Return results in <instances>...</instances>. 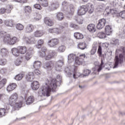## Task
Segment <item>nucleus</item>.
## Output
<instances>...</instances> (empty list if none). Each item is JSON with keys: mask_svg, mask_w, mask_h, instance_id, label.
<instances>
[{"mask_svg": "<svg viewBox=\"0 0 125 125\" xmlns=\"http://www.w3.org/2000/svg\"><path fill=\"white\" fill-rule=\"evenodd\" d=\"M44 7H46L48 6V1L47 0H37Z\"/></svg>", "mask_w": 125, "mask_h": 125, "instance_id": "obj_29", "label": "nucleus"}, {"mask_svg": "<svg viewBox=\"0 0 125 125\" xmlns=\"http://www.w3.org/2000/svg\"><path fill=\"white\" fill-rule=\"evenodd\" d=\"M24 74L20 73L16 75L14 77V79L16 80V81H21V80L24 78Z\"/></svg>", "mask_w": 125, "mask_h": 125, "instance_id": "obj_34", "label": "nucleus"}, {"mask_svg": "<svg viewBox=\"0 0 125 125\" xmlns=\"http://www.w3.org/2000/svg\"><path fill=\"white\" fill-rule=\"evenodd\" d=\"M87 11L90 14H91L93 12V10H94V8L93 7V5L91 4H88L86 6Z\"/></svg>", "mask_w": 125, "mask_h": 125, "instance_id": "obj_27", "label": "nucleus"}, {"mask_svg": "<svg viewBox=\"0 0 125 125\" xmlns=\"http://www.w3.org/2000/svg\"><path fill=\"white\" fill-rule=\"evenodd\" d=\"M66 49V47L64 45H62L60 46L58 48L59 52H64Z\"/></svg>", "mask_w": 125, "mask_h": 125, "instance_id": "obj_49", "label": "nucleus"}, {"mask_svg": "<svg viewBox=\"0 0 125 125\" xmlns=\"http://www.w3.org/2000/svg\"><path fill=\"white\" fill-rule=\"evenodd\" d=\"M12 8H13L12 5H7L6 7V9H5L6 13H10V12H11V10H12Z\"/></svg>", "mask_w": 125, "mask_h": 125, "instance_id": "obj_40", "label": "nucleus"}, {"mask_svg": "<svg viewBox=\"0 0 125 125\" xmlns=\"http://www.w3.org/2000/svg\"><path fill=\"white\" fill-rule=\"evenodd\" d=\"M35 72L36 75H40V74L42 73V72H41V71H40V70H39L38 68L35 70Z\"/></svg>", "mask_w": 125, "mask_h": 125, "instance_id": "obj_62", "label": "nucleus"}, {"mask_svg": "<svg viewBox=\"0 0 125 125\" xmlns=\"http://www.w3.org/2000/svg\"><path fill=\"white\" fill-rule=\"evenodd\" d=\"M44 23H45L46 25H47V26H50V27L53 26V24H54L53 21H52L49 18H45L44 19Z\"/></svg>", "mask_w": 125, "mask_h": 125, "instance_id": "obj_20", "label": "nucleus"}, {"mask_svg": "<svg viewBox=\"0 0 125 125\" xmlns=\"http://www.w3.org/2000/svg\"><path fill=\"white\" fill-rule=\"evenodd\" d=\"M31 56L32 54L30 52H28L26 54L25 56V59L28 61V60H30V59H31Z\"/></svg>", "mask_w": 125, "mask_h": 125, "instance_id": "obj_51", "label": "nucleus"}, {"mask_svg": "<svg viewBox=\"0 0 125 125\" xmlns=\"http://www.w3.org/2000/svg\"><path fill=\"white\" fill-rule=\"evenodd\" d=\"M34 8H36V9H38L39 10H42V6H41V4L37 3L34 5Z\"/></svg>", "mask_w": 125, "mask_h": 125, "instance_id": "obj_55", "label": "nucleus"}, {"mask_svg": "<svg viewBox=\"0 0 125 125\" xmlns=\"http://www.w3.org/2000/svg\"><path fill=\"white\" fill-rule=\"evenodd\" d=\"M106 35L104 32H99L97 34V37L100 39H105L106 38Z\"/></svg>", "mask_w": 125, "mask_h": 125, "instance_id": "obj_43", "label": "nucleus"}, {"mask_svg": "<svg viewBox=\"0 0 125 125\" xmlns=\"http://www.w3.org/2000/svg\"><path fill=\"white\" fill-rule=\"evenodd\" d=\"M112 27L110 25L106 26L105 27V33L106 36H111L112 34Z\"/></svg>", "mask_w": 125, "mask_h": 125, "instance_id": "obj_21", "label": "nucleus"}, {"mask_svg": "<svg viewBox=\"0 0 125 125\" xmlns=\"http://www.w3.org/2000/svg\"><path fill=\"white\" fill-rule=\"evenodd\" d=\"M101 70H102V67L98 65H95L93 69V71H94V72H95V71H97V72H100Z\"/></svg>", "mask_w": 125, "mask_h": 125, "instance_id": "obj_47", "label": "nucleus"}, {"mask_svg": "<svg viewBox=\"0 0 125 125\" xmlns=\"http://www.w3.org/2000/svg\"><path fill=\"white\" fill-rule=\"evenodd\" d=\"M0 73H1V74H5L7 72V69H6V68H2L0 70Z\"/></svg>", "mask_w": 125, "mask_h": 125, "instance_id": "obj_60", "label": "nucleus"}, {"mask_svg": "<svg viewBox=\"0 0 125 125\" xmlns=\"http://www.w3.org/2000/svg\"><path fill=\"white\" fill-rule=\"evenodd\" d=\"M35 101V99L33 96H31L29 97L26 101L27 105H30V104H32Z\"/></svg>", "mask_w": 125, "mask_h": 125, "instance_id": "obj_33", "label": "nucleus"}, {"mask_svg": "<svg viewBox=\"0 0 125 125\" xmlns=\"http://www.w3.org/2000/svg\"><path fill=\"white\" fill-rule=\"evenodd\" d=\"M56 18L59 21H61V20H63V19L64 18V15H63V13H58L56 14Z\"/></svg>", "mask_w": 125, "mask_h": 125, "instance_id": "obj_36", "label": "nucleus"}, {"mask_svg": "<svg viewBox=\"0 0 125 125\" xmlns=\"http://www.w3.org/2000/svg\"><path fill=\"white\" fill-rule=\"evenodd\" d=\"M70 27L71 28H76L77 27V25L74 23H70Z\"/></svg>", "mask_w": 125, "mask_h": 125, "instance_id": "obj_64", "label": "nucleus"}, {"mask_svg": "<svg viewBox=\"0 0 125 125\" xmlns=\"http://www.w3.org/2000/svg\"><path fill=\"white\" fill-rule=\"evenodd\" d=\"M12 53L13 55L16 56V57H18L19 55H20V53L19 52V49L18 47L17 48H13L12 49Z\"/></svg>", "mask_w": 125, "mask_h": 125, "instance_id": "obj_25", "label": "nucleus"}, {"mask_svg": "<svg viewBox=\"0 0 125 125\" xmlns=\"http://www.w3.org/2000/svg\"><path fill=\"white\" fill-rule=\"evenodd\" d=\"M3 23L7 27H10V28L14 27V23L12 20H6L4 21Z\"/></svg>", "mask_w": 125, "mask_h": 125, "instance_id": "obj_16", "label": "nucleus"}, {"mask_svg": "<svg viewBox=\"0 0 125 125\" xmlns=\"http://www.w3.org/2000/svg\"><path fill=\"white\" fill-rule=\"evenodd\" d=\"M18 97V94L14 93L11 95L8 99L9 104L10 105V106L14 107L15 110H17V108H21L22 103H23V101H22L19 103L17 102Z\"/></svg>", "mask_w": 125, "mask_h": 125, "instance_id": "obj_2", "label": "nucleus"}, {"mask_svg": "<svg viewBox=\"0 0 125 125\" xmlns=\"http://www.w3.org/2000/svg\"><path fill=\"white\" fill-rule=\"evenodd\" d=\"M6 82V79H2L0 81V89H1L5 85Z\"/></svg>", "mask_w": 125, "mask_h": 125, "instance_id": "obj_45", "label": "nucleus"}, {"mask_svg": "<svg viewBox=\"0 0 125 125\" xmlns=\"http://www.w3.org/2000/svg\"><path fill=\"white\" fill-rule=\"evenodd\" d=\"M4 13H6L5 8H1L0 9V14H4Z\"/></svg>", "mask_w": 125, "mask_h": 125, "instance_id": "obj_61", "label": "nucleus"}, {"mask_svg": "<svg viewBox=\"0 0 125 125\" xmlns=\"http://www.w3.org/2000/svg\"><path fill=\"white\" fill-rule=\"evenodd\" d=\"M0 54L2 56H6V55H8L9 52L8 50L6 48H1L0 50Z\"/></svg>", "mask_w": 125, "mask_h": 125, "instance_id": "obj_28", "label": "nucleus"}, {"mask_svg": "<svg viewBox=\"0 0 125 125\" xmlns=\"http://www.w3.org/2000/svg\"><path fill=\"white\" fill-rule=\"evenodd\" d=\"M42 65V62L40 61H35L33 64V67L35 69H39L41 68V66Z\"/></svg>", "mask_w": 125, "mask_h": 125, "instance_id": "obj_35", "label": "nucleus"}, {"mask_svg": "<svg viewBox=\"0 0 125 125\" xmlns=\"http://www.w3.org/2000/svg\"><path fill=\"white\" fill-rule=\"evenodd\" d=\"M59 43V41L57 39H52L51 40H49L48 42V44L51 47H53L55 45H57Z\"/></svg>", "mask_w": 125, "mask_h": 125, "instance_id": "obj_12", "label": "nucleus"}, {"mask_svg": "<svg viewBox=\"0 0 125 125\" xmlns=\"http://www.w3.org/2000/svg\"><path fill=\"white\" fill-rule=\"evenodd\" d=\"M5 34V32L1 31L0 32V38H2V37H4V34Z\"/></svg>", "mask_w": 125, "mask_h": 125, "instance_id": "obj_63", "label": "nucleus"}, {"mask_svg": "<svg viewBox=\"0 0 125 125\" xmlns=\"http://www.w3.org/2000/svg\"><path fill=\"white\" fill-rule=\"evenodd\" d=\"M5 114V109L4 108L0 109V117H3Z\"/></svg>", "mask_w": 125, "mask_h": 125, "instance_id": "obj_54", "label": "nucleus"}, {"mask_svg": "<svg viewBox=\"0 0 125 125\" xmlns=\"http://www.w3.org/2000/svg\"><path fill=\"white\" fill-rule=\"evenodd\" d=\"M86 11H87L86 6L83 5L78 9V15H84L86 13Z\"/></svg>", "mask_w": 125, "mask_h": 125, "instance_id": "obj_10", "label": "nucleus"}, {"mask_svg": "<svg viewBox=\"0 0 125 125\" xmlns=\"http://www.w3.org/2000/svg\"><path fill=\"white\" fill-rule=\"evenodd\" d=\"M83 63L84 62L82 61L80 58H78V57H76V59H75V64H76V65H82Z\"/></svg>", "mask_w": 125, "mask_h": 125, "instance_id": "obj_44", "label": "nucleus"}, {"mask_svg": "<svg viewBox=\"0 0 125 125\" xmlns=\"http://www.w3.org/2000/svg\"><path fill=\"white\" fill-rule=\"evenodd\" d=\"M21 63H22L21 60L18 59L16 61L15 64L16 66H19V65L21 64Z\"/></svg>", "mask_w": 125, "mask_h": 125, "instance_id": "obj_59", "label": "nucleus"}, {"mask_svg": "<svg viewBox=\"0 0 125 125\" xmlns=\"http://www.w3.org/2000/svg\"><path fill=\"white\" fill-rule=\"evenodd\" d=\"M98 53H99V56L102 55V47L101 46L99 45L98 49Z\"/></svg>", "mask_w": 125, "mask_h": 125, "instance_id": "obj_58", "label": "nucleus"}, {"mask_svg": "<svg viewBox=\"0 0 125 125\" xmlns=\"http://www.w3.org/2000/svg\"><path fill=\"white\" fill-rule=\"evenodd\" d=\"M23 41L27 44H33L36 42V39L35 37H24L23 38Z\"/></svg>", "mask_w": 125, "mask_h": 125, "instance_id": "obj_9", "label": "nucleus"}, {"mask_svg": "<svg viewBox=\"0 0 125 125\" xmlns=\"http://www.w3.org/2000/svg\"><path fill=\"white\" fill-rule=\"evenodd\" d=\"M18 48L21 54H25L27 52V48L25 46H19Z\"/></svg>", "mask_w": 125, "mask_h": 125, "instance_id": "obj_30", "label": "nucleus"}, {"mask_svg": "<svg viewBox=\"0 0 125 125\" xmlns=\"http://www.w3.org/2000/svg\"><path fill=\"white\" fill-rule=\"evenodd\" d=\"M31 87L33 90H37L40 88V84L39 82L34 81L31 83Z\"/></svg>", "mask_w": 125, "mask_h": 125, "instance_id": "obj_22", "label": "nucleus"}, {"mask_svg": "<svg viewBox=\"0 0 125 125\" xmlns=\"http://www.w3.org/2000/svg\"><path fill=\"white\" fill-rule=\"evenodd\" d=\"M87 28L88 31L90 32V33H95L96 32V27L95 25L93 23L89 24L87 26Z\"/></svg>", "mask_w": 125, "mask_h": 125, "instance_id": "obj_17", "label": "nucleus"}, {"mask_svg": "<svg viewBox=\"0 0 125 125\" xmlns=\"http://www.w3.org/2000/svg\"><path fill=\"white\" fill-rule=\"evenodd\" d=\"M110 43L113 45H119L120 42H119L118 39L113 38L112 39Z\"/></svg>", "mask_w": 125, "mask_h": 125, "instance_id": "obj_41", "label": "nucleus"}, {"mask_svg": "<svg viewBox=\"0 0 125 125\" xmlns=\"http://www.w3.org/2000/svg\"><path fill=\"white\" fill-rule=\"evenodd\" d=\"M74 37L75 39H77V40H83V35L80 33L76 32L74 33Z\"/></svg>", "mask_w": 125, "mask_h": 125, "instance_id": "obj_31", "label": "nucleus"}, {"mask_svg": "<svg viewBox=\"0 0 125 125\" xmlns=\"http://www.w3.org/2000/svg\"><path fill=\"white\" fill-rule=\"evenodd\" d=\"M45 51H46V48L43 47L42 48V51L40 52V56L41 57H44L45 59V56H46L45 55Z\"/></svg>", "mask_w": 125, "mask_h": 125, "instance_id": "obj_37", "label": "nucleus"}, {"mask_svg": "<svg viewBox=\"0 0 125 125\" xmlns=\"http://www.w3.org/2000/svg\"><path fill=\"white\" fill-rule=\"evenodd\" d=\"M6 64V60L5 59L0 60V65L3 66Z\"/></svg>", "mask_w": 125, "mask_h": 125, "instance_id": "obj_57", "label": "nucleus"}, {"mask_svg": "<svg viewBox=\"0 0 125 125\" xmlns=\"http://www.w3.org/2000/svg\"><path fill=\"white\" fill-rule=\"evenodd\" d=\"M62 4L63 6V9L66 12V13L67 17H71V16L74 14V12L75 11V9L73 6H71L70 7H67L68 3H67V2L65 1L62 2Z\"/></svg>", "mask_w": 125, "mask_h": 125, "instance_id": "obj_5", "label": "nucleus"}, {"mask_svg": "<svg viewBox=\"0 0 125 125\" xmlns=\"http://www.w3.org/2000/svg\"><path fill=\"white\" fill-rule=\"evenodd\" d=\"M106 24V20L105 19H101L98 21L97 28L98 30H102L103 29L104 27H105V25Z\"/></svg>", "mask_w": 125, "mask_h": 125, "instance_id": "obj_8", "label": "nucleus"}, {"mask_svg": "<svg viewBox=\"0 0 125 125\" xmlns=\"http://www.w3.org/2000/svg\"><path fill=\"white\" fill-rule=\"evenodd\" d=\"M119 15L121 18L125 19V11H122L119 13Z\"/></svg>", "mask_w": 125, "mask_h": 125, "instance_id": "obj_56", "label": "nucleus"}, {"mask_svg": "<svg viewBox=\"0 0 125 125\" xmlns=\"http://www.w3.org/2000/svg\"><path fill=\"white\" fill-rule=\"evenodd\" d=\"M44 43V41H43V40L40 39L38 40V43L36 45L37 48H41L42 47V45Z\"/></svg>", "mask_w": 125, "mask_h": 125, "instance_id": "obj_38", "label": "nucleus"}, {"mask_svg": "<svg viewBox=\"0 0 125 125\" xmlns=\"http://www.w3.org/2000/svg\"><path fill=\"white\" fill-rule=\"evenodd\" d=\"M34 25L33 24H28L25 28H24V32L26 34H30L34 31Z\"/></svg>", "mask_w": 125, "mask_h": 125, "instance_id": "obj_13", "label": "nucleus"}, {"mask_svg": "<svg viewBox=\"0 0 125 125\" xmlns=\"http://www.w3.org/2000/svg\"><path fill=\"white\" fill-rule=\"evenodd\" d=\"M64 27L60 26L59 28H49L48 31L49 33H51V34H57V35H59V34H61L62 32V29H63Z\"/></svg>", "mask_w": 125, "mask_h": 125, "instance_id": "obj_7", "label": "nucleus"}, {"mask_svg": "<svg viewBox=\"0 0 125 125\" xmlns=\"http://www.w3.org/2000/svg\"><path fill=\"white\" fill-rule=\"evenodd\" d=\"M55 51L53 50H50L48 51V54L45 57V60H50L51 58L54 57L55 55Z\"/></svg>", "mask_w": 125, "mask_h": 125, "instance_id": "obj_11", "label": "nucleus"}, {"mask_svg": "<svg viewBox=\"0 0 125 125\" xmlns=\"http://www.w3.org/2000/svg\"><path fill=\"white\" fill-rule=\"evenodd\" d=\"M16 87H17V84H16V83H10L7 87V91H8V92H10V91L14 90Z\"/></svg>", "mask_w": 125, "mask_h": 125, "instance_id": "obj_18", "label": "nucleus"}, {"mask_svg": "<svg viewBox=\"0 0 125 125\" xmlns=\"http://www.w3.org/2000/svg\"><path fill=\"white\" fill-rule=\"evenodd\" d=\"M33 35L36 38H41L44 35V32L42 30H36L34 32Z\"/></svg>", "mask_w": 125, "mask_h": 125, "instance_id": "obj_19", "label": "nucleus"}, {"mask_svg": "<svg viewBox=\"0 0 125 125\" xmlns=\"http://www.w3.org/2000/svg\"><path fill=\"white\" fill-rule=\"evenodd\" d=\"M16 28L17 30H19V31H22L23 29H24V25L21 23H18L16 25Z\"/></svg>", "mask_w": 125, "mask_h": 125, "instance_id": "obj_46", "label": "nucleus"}, {"mask_svg": "<svg viewBox=\"0 0 125 125\" xmlns=\"http://www.w3.org/2000/svg\"><path fill=\"white\" fill-rule=\"evenodd\" d=\"M34 19L36 21H39V20H41V19H42V15L39 13H36L34 14Z\"/></svg>", "mask_w": 125, "mask_h": 125, "instance_id": "obj_42", "label": "nucleus"}, {"mask_svg": "<svg viewBox=\"0 0 125 125\" xmlns=\"http://www.w3.org/2000/svg\"><path fill=\"white\" fill-rule=\"evenodd\" d=\"M3 42L7 44L13 45V44H15L18 42V39L16 37H11L9 34H7L4 36Z\"/></svg>", "mask_w": 125, "mask_h": 125, "instance_id": "obj_4", "label": "nucleus"}, {"mask_svg": "<svg viewBox=\"0 0 125 125\" xmlns=\"http://www.w3.org/2000/svg\"><path fill=\"white\" fill-rule=\"evenodd\" d=\"M24 12L27 15H29L32 12V8L29 6H26L24 7Z\"/></svg>", "mask_w": 125, "mask_h": 125, "instance_id": "obj_32", "label": "nucleus"}, {"mask_svg": "<svg viewBox=\"0 0 125 125\" xmlns=\"http://www.w3.org/2000/svg\"><path fill=\"white\" fill-rule=\"evenodd\" d=\"M105 11L107 12V15H109L110 13L111 14H116L117 13V11L114 9H110V7H107L105 9Z\"/></svg>", "mask_w": 125, "mask_h": 125, "instance_id": "obj_26", "label": "nucleus"}, {"mask_svg": "<svg viewBox=\"0 0 125 125\" xmlns=\"http://www.w3.org/2000/svg\"><path fill=\"white\" fill-rule=\"evenodd\" d=\"M63 63H64V59L60 60L57 62V65L59 68H61V67L63 66Z\"/></svg>", "mask_w": 125, "mask_h": 125, "instance_id": "obj_48", "label": "nucleus"}, {"mask_svg": "<svg viewBox=\"0 0 125 125\" xmlns=\"http://www.w3.org/2000/svg\"><path fill=\"white\" fill-rule=\"evenodd\" d=\"M83 74L84 76H88L90 74V70L87 69H84L83 71Z\"/></svg>", "mask_w": 125, "mask_h": 125, "instance_id": "obj_52", "label": "nucleus"}, {"mask_svg": "<svg viewBox=\"0 0 125 125\" xmlns=\"http://www.w3.org/2000/svg\"><path fill=\"white\" fill-rule=\"evenodd\" d=\"M78 46L79 48H80V49L83 50L86 48V44H85V43L84 42H80L78 44Z\"/></svg>", "mask_w": 125, "mask_h": 125, "instance_id": "obj_39", "label": "nucleus"}, {"mask_svg": "<svg viewBox=\"0 0 125 125\" xmlns=\"http://www.w3.org/2000/svg\"><path fill=\"white\" fill-rule=\"evenodd\" d=\"M25 79L28 82H32L33 80L35 79V75L32 72H28L25 77Z\"/></svg>", "mask_w": 125, "mask_h": 125, "instance_id": "obj_15", "label": "nucleus"}, {"mask_svg": "<svg viewBox=\"0 0 125 125\" xmlns=\"http://www.w3.org/2000/svg\"><path fill=\"white\" fill-rule=\"evenodd\" d=\"M44 69L48 70H52L53 67H54V62H46L44 64L43 66Z\"/></svg>", "mask_w": 125, "mask_h": 125, "instance_id": "obj_14", "label": "nucleus"}, {"mask_svg": "<svg viewBox=\"0 0 125 125\" xmlns=\"http://www.w3.org/2000/svg\"><path fill=\"white\" fill-rule=\"evenodd\" d=\"M77 58V56L76 55L74 54H70L68 56V62L72 63V62H74L75 59Z\"/></svg>", "mask_w": 125, "mask_h": 125, "instance_id": "obj_23", "label": "nucleus"}, {"mask_svg": "<svg viewBox=\"0 0 125 125\" xmlns=\"http://www.w3.org/2000/svg\"><path fill=\"white\" fill-rule=\"evenodd\" d=\"M61 80V76L58 75L57 79H52L49 84L46 83L43 85L39 91L40 96H49L51 90L54 91V89L59 86L58 83H60Z\"/></svg>", "mask_w": 125, "mask_h": 125, "instance_id": "obj_1", "label": "nucleus"}, {"mask_svg": "<svg viewBox=\"0 0 125 125\" xmlns=\"http://www.w3.org/2000/svg\"><path fill=\"white\" fill-rule=\"evenodd\" d=\"M58 7H59V3L58 2L51 3L49 6V8L51 10H55V9H57Z\"/></svg>", "mask_w": 125, "mask_h": 125, "instance_id": "obj_24", "label": "nucleus"}, {"mask_svg": "<svg viewBox=\"0 0 125 125\" xmlns=\"http://www.w3.org/2000/svg\"><path fill=\"white\" fill-rule=\"evenodd\" d=\"M65 72L68 77H73L74 79H78L81 76V73L77 72V67L75 66L65 68Z\"/></svg>", "mask_w": 125, "mask_h": 125, "instance_id": "obj_3", "label": "nucleus"}, {"mask_svg": "<svg viewBox=\"0 0 125 125\" xmlns=\"http://www.w3.org/2000/svg\"><path fill=\"white\" fill-rule=\"evenodd\" d=\"M78 58L80 59L84 63V58H86V56H85V54H82Z\"/></svg>", "mask_w": 125, "mask_h": 125, "instance_id": "obj_50", "label": "nucleus"}, {"mask_svg": "<svg viewBox=\"0 0 125 125\" xmlns=\"http://www.w3.org/2000/svg\"><path fill=\"white\" fill-rule=\"evenodd\" d=\"M97 49V48L96 46H93L91 50V55H94L95 53H96V50Z\"/></svg>", "mask_w": 125, "mask_h": 125, "instance_id": "obj_53", "label": "nucleus"}, {"mask_svg": "<svg viewBox=\"0 0 125 125\" xmlns=\"http://www.w3.org/2000/svg\"><path fill=\"white\" fill-rule=\"evenodd\" d=\"M125 55V53H123L119 55V57L116 56L115 58V64L113 66V69L115 68H117L119 64H122L124 62V56Z\"/></svg>", "mask_w": 125, "mask_h": 125, "instance_id": "obj_6", "label": "nucleus"}]
</instances>
